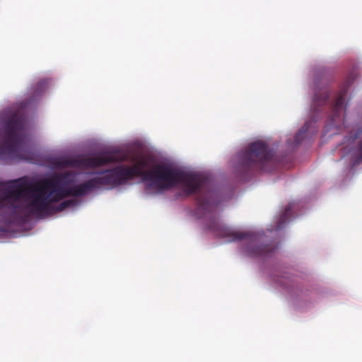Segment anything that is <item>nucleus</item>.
<instances>
[{
	"label": "nucleus",
	"mask_w": 362,
	"mask_h": 362,
	"mask_svg": "<svg viewBox=\"0 0 362 362\" xmlns=\"http://www.w3.org/2000/svg\"><path fill=\"white\" fill-rule=\"evenodd\" d=\"M146 166L144 160L133 166L119 165L106 170L103 175L69 187H63L68 177L66 173L57 174L29 186H13L0 198V221L7 226L21 225L33 216L47 214L52 204L66 197L84 196L101 186L114 188L134 177L151 182L149 187L161 190L181 184L187 195L204 187V176L201 174L185 173L166 164H156L150 170H145ZM4 183L0 182V187Z\"/></svg>",
	"instance_id": "nucleus-1"
},
{
	"label": "nucleus",
	"mask_w": 362,
	"mask_h": 362,
	"mask_svg": "<svg viewBox=\"0 0 362 362\" xmlns=\"http://www.w3.org/2000/svg\"><path fill=\"white\" fill-rule=\"evenodd\" d=\"M26 123L22 108L4 111L0 130V158L18 156L24 141Z\"/></svg>",
	"instance_id": "nucleus-2"
},
{
	"label": "nucleus",
	"mask_w": 362,
	"mask_h": 362,
	"mask_svg": "<svg viewBox=\"0 0 362 362\" xmlns=\"http://www.w3.org/2000/svg\"><path fill=\"white\" fill-rule=\"evenodd\" d=\"M208 228L216 236L228 238L230 241L245 240L243 252L249 257H267L274 252L276 246L273 244L259 245V237L256 234L240 232L223 224L219 218L212 217L208 223Z\"/></svg>",
	"instance_id": "nucleus-3"
},
{
	"label": "nucleus",
	"mask_w": 362,
	"mask_h": 362,
	"mask_svg": "<svg viewBox=\"0 0 362 362\" xmlns=\"http://www.w3.org/2000/svg\"><path fill=\"white\" fill-rule=\"evenodd\" d=\"M274 156V151L264 141L250 144L238 155L240 173L244 175L253 170H264Z\"/></svg>",
	"instance_id": "nucleus-4"
},
{
	"label": "nucleus",
	"mask_w": 362,
	"mask_h": 362,
	"mask_svg": "<svg viewBox=\"0 0 362 362\" xmlns=\"http://www.w3.org/2000/svg\"><path fill=\"white\" fill-rule=\"evenodd\" d=\"M112 161L111 156H95L81 160L62 159L57 162V165L60 168H66L71 166L83 165L86 167H100Z\"/></svg>",
	"instance_id": "nucleus-5"
},
{
	"label": "nucleus",
	"mask_w": 362,
	"mask_h": 362,
	"mask_svg": "<svg viewBox=\"0 0 362 362\" xmlns=\"http://www.w3.org/2000/svg\"><path fill=\"white\" fill-rule=\"evenodd\" d=\"M329 91L322 81L317 82L314 89V97L310 107L313 113L321 112L328 105Z\"/></svg>",
	"instance_id": "nucleus-6"
},
{
	"label": "nucleus",
	"mask_w": 362,
	"mask_h": 362,
	"mask_svg": "<svg viewBox=\"0 0 362 362\" xmlns=\"http://www.w3.org/2000/svg\"><path fill=\"white\" fill-rule=\"evenodd\" d=\"M354 78H355V76H354L353 74H350L347 77L342 88L339 92V94H338L335 101L330 105V107H331L332 112V114L330 117V120L332 122H335L337 118L338 117H339L341 111L343 108L344 98L348 92L349 87L352 84Z\"/></svg>",
	"instance_id": "nucleus-7"
},
{
	"label": "nucleus",
	"mask_w": 362,
	"mask_h": 362,
	"mask_svg": "<svg viewBox=\"0 0 362 362\" xmlns=\"http://www.w3.org/2000/svg\"><path fill=\"white\" fill-rule=\"evenodd\" d=\"M197 205L200 210L211 212L217 206V204L213 202L209 197H206L203 195H198Z\"/></svg>",
	"instance_id": "nucleus-8"
},
{
	"label": "nucleus",
	"mask_w": 362,
	"mask_h": 362,
	"mask_svg": "<svg viewBox=\"0 0 362 362\" xmlns=\"http://www.w3.org/2000/svg\"><path fill=\"white\" fill-rule=\"evenodd\" d=\"M292 204H288L284 209L282 214L280 215L276 222V230H281L284 228V225L288 221L292 214Z\"/></svg>",
	"instance_id": "nucleus-9"
},
{
	"label": "nucleus",
	"mask_w": 362,
	"mask_h": 362,
	"mask_svg": "<svg viewBox=\"0 0 362 362\" xmlns=\"http://www.w3.org/2000/svg\"><path fill=\"white\" fill-rule=\"evenodd\" d=\"M312 121H307L295 136V142L299 144L305 138Z\"/></svg>",
	"instance_id": "nucleus-10"
},
{
	"label": "nucleus",
	"mask_w": 362,
	"mask_h": 362,
	"mask_svg": "<svg viewBox=\"0 0 362 362\" xmlns=\"http://www.w3.org/2000/svg\"><path fill=\"white\" fill-rule=\"evenodd\" d=\"M354 139H358L356 146V153L358 158L360 160H362V129H360L356 132Z\"/></svg>",
	"instance_id": "nucleus-11"
},
{
	"label": "nucleus",
	"mask_w": 362,
	"mask_h": 362,
	"mask_svg": "<svg viewBox=\"0 0 362 362\" xmlns=\"http://www.w3.org/2000/svg\"><path fill=\"white\" fill-rule=\"evenodd\" d=\"M76 202L74 199L65 200V201L61 202L56 207V211H62L69 207L74 206V205H76Z\"/></svg>",
	"instance_id": "nucleus-12"
},
{
	"label": "nucleus",
	"mask_w": 362,
	"mask_h": 362,
	"mask_svg": "<svg viewBox=\"0 0 362 362\" xmlns=\"http://www.w3.org/2000/svg\"><path fill=\"white\" fill-rule=\"evenodd\" d=\"M47 80H42V81H40L38 83V84H37V87H38L39 88H40V89H42V88H45V86H47Z\"/></svg>",
	"instance_id": "nucleus-13"
}]
</instances>
